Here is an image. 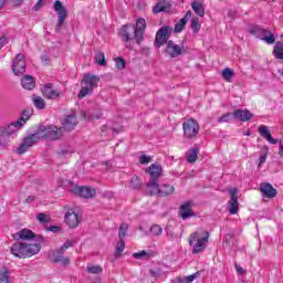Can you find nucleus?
<instances>
[{
  "instance_id": "56",
  "label": "nucleus",
  "mask_w": 283,
  "mask_h": 283,
  "mask_svg": "<svg viewBox=\"0 0 283 283\" xmlns=\"http://www.w3.org/2000/svg\"><path fill=\"white\" fill-rule=\"evenodd\" d=\"M266 163V155L260 156V164L259 165H264Z\"/></svg>"
},
{
  "instance_id": "57",
  "label": "nucleus",
  "mask_w": 283,
  "mask_h": 283,
  "mask_svg": "<svg viewBox=\"0 0 283 283\" xmlns=\"http://www.w3.org/2000/svg\"><path fill=\"white\" fill-rule=\"evenodd\" d=\"M64 258L65 256H63V255L56 256L55 259H53V262H55V263L63 262Z\"/></svg>"
},
{
  "instance_id": "23",
  "label": "nucleus",
  "mask_w": 283,
  "mask_h": 283,
  "mask_svg": "<svg viewBox=\"0 0 283 283\" xmlns=\"http://www.w3.org/2000/svg\"><path fill=\"white\" fill-rule=\"evenodd\" d=\"M258 132L262 138L268 140V143H270L271 145H277V139L273 138V135H271V130H269V126L260 125Z\"/></svg>"
},
{
  "instance_id": "7",
  "label": "nucleus",
  "mask_w": 283,
  "mask_h": 283,
  "mask_svg": "<svg viewBox=\"0 0 283 283\" xmlns=\"http://www.w3.org/2000/svg\"><path fill=\"white\" fill-rule=\"evenodd\" d=\"M250 34L253 36H256V39H260L261 41H264L268 43V45H273L275 43V35L271 33V31L266 29H262L260 25H253L249 29Z\"/></svg>"
},
{
  "instance_id": "20",
  "label": "nucleus",
  "mask_w": 283,
  "mask_h": 283,
  "mask_svg": "<svg viewBox=\"0 0 283 283\" xmlns=\"http://www.w3.org/2000/svg\"><path fill=\"white\" fill-rule=\"evenodd\" d=\"M64 221L70 229H76V227L81 224V217H78V213L74 212V210H69L64 217Z\"/></svg>"
},
{
  "instance_id": "24",
  "label": "nucleus",
  "mask_w": 283,
  "mask_h": 283,
  "mask_svg": "<svg viewBox=\"0 0 283 283\" xmlns=\"http://www.w3.org/2000/svg\"><path fill=\"white\" fill-rule=\"evenodd\" d=\"M232 116H234L237 120H241V123H247L253 118V114L249 109H235Z\"/></svg>"
},
{
  "instance_id": "46",
  "label": "nucleus",
  "mask_w": 283,
  "mask_h": 283,
  "mask_svg": "<svg viewBox=\"0 0 283 283\" xmlns=\"http://www.w3.org/2000/svg\"><path fill=\"white\" fill-rule=\"evenodd\" d=\"M1 283H10V271L6 268L2 269Z\"/></svg>"
},
{
  "instance_id": "18",
  "label": "nucleus",
  "mask_w": 283,
  "mask_h": 283,
  "mask_svg": "<svg viewBox=\"0 0 283 283\" xmlns=\"http://www.w3.org/2000/svg\"><path fill=\"white\" fill-rule=\"evenodd\" d=\"M145 30H147V21L140 18L136 21L135 31L137 33V45H140L145 41Z\"/></svg>"
},
{
  "instance_id": "62",
  "label": "nucleus",
  "mask_w": 283,
  "mask_h": 283,
  "mask_svg": "<svg viewBox=\"0 0 283 283\" xmlns=\"http://www.w3.org/2000/svg\"><path fill=\"white\" fill-rule=\"evenodd\" d=\"M27 201H28V202L34 201V197H28V198H27Z\"/></svg>"
},
{
  "instance_id": "48",
  "label": "nucleus",
  "mask_w": 283,
  "mask_h": 283,
  "mask_svg": "<svg viewBox=\"0 0 283 283\" xmlns=\"http://www.w3.org/2000/svg\"><path fill=\"white\" fill-rule=\"evenodd\" d=\"M150 233L153 235H163V227L158 226V224H154L150 228Z\"/></svg>"
},
{
  "instance_id": "42",
  "label": "nucleus",
  "mask_w": 283,
  "mask_h": 283,
  "mask_svg": "<svg viewBox=\"0 0 283 283\" xmlns=\"http://www.w3.org/2000/svg\"><path fill=\"white\" fill-rule=\"evenodd\" d=\"M127 65V61L123 57H115V67L117 70H125V66Z\"/></svg>"
},
{
  "instance_id": "16",
  "label": "nucleus",
  "mask_w": 283,
  "mask_h": 283,
  "mask_svg": "<svg viewBox=\"0 0 283 283\" xmlns=\"http://www.w3.org/2000/svg\"><path fill=\"white\" fill-rule=\"evenodd\" d=\"M62 94L63 93L54 88V85L51 83H48L42 87V96L49 101H55V98H59V96H62Z\"/></svg>"
},
{
  "instance_id": "40",
  "label": "nucleus",
  "mask_w": 283,
  "mask_h": 283,
  "mask_svg": "<svg viewBox=\"0 0 283 283\" xmlns=\"http://www.w3.org/2000/svg\"><path fill=\"white\" fill-rule=\"evenodd\" d=\"M127 229H129V226H127V223H122L119 226V232H118L119 240H125V235H127Z\"/></svg>"
},
{
  "instance_id": "50",
  "label": "nucleus",
  "mask_w": 283,
  "mask_h": 283,
  "mask_svg": "<svg viewBox=\"0 0 283 283\" xmlns=\"http://www.w3.org/2000/svg\"><path fill=\"white\" fill-rule=\"evenodd\" d=\"M140 165H149L151 163V157H148L147 155H142L139 157Z\"/></svg>"
},
{
  "instance_id": "30",
  "label": "nucleus",
  "mask_w": 283,
  "mask_h": 283,
  "mask_svg": "<svg viewBox=\"0 0 283 283\" xmlns=\"http://www.w3.org/2000/svg\"><path fill=\"white\" fill-rule=\"evenodd\" d=\"M191 8L198 17H205V4L202 2L193 1Z\"/></svg>"
},
{
  "instance_id": "31",
  "label": "nucleus",
  "mask_w": 283,
  "mask_h": 283,
  "mask_svg": "<svg viewBox=\"0 0 283 283\" xmlns=\"http://www.w3.org/2000/svg\"><path fill=\"white\" fill-rule=\"evenodd\" d=\"M154 255V252L153 251H145V250H142L139 252H135L133 254V258H135L136 260H149V258H153Z\"/></svg>"
},
{
  "instance_id": "39",
  "label": "nucleus",
  "mask_w": 283,
  "mask_h": 283,
  "mask_svg": "<svg viewBox=\"0 0 283 283\" xmlns=\"http://www.w3.org/2000/svg\"><path fill=\"white\" fill-rule=\"evenodd\" d=\"M190 25H191V30H192L195 33L200 32V19H198V18H192L191 21H190Z\"/></svg>"
},
{
  "instance_id": "14",
  "label": "nucleus",
  "mask_w": 283,
  "mask_h": 283,
  "mask_svg": "<svg viewBox=\"0 0 283 283\" xmlns=\"http://www.w3.org/2000/svg\"><path fill=\"white\" fill-rule=\"evenodd\" d=\"M230 200L228 201V211L230 216H235L240 209V202H238V188L229 190Z\"/></svg>"
},
{
  "instance_id": "25",
  "label": "nucleus",
  "mask_w": 283,
  "mask_h": 283,
  "mask_svg": "<svg viewBox=\"0 0 283 283\" xmlns=\"http://www.w3.org/2000/svg\"><path fill=\"white\" fill-rule=\"evenodd\" d=\"M21 127L22 126L17 125V122H13L2 128V136H12V134H17Z\"/></svg>"
},
{
  "instance_id": "53",
  "label": "nucleus",
  "mask_w": 283,
  "mask_h": 283,
  "mask_svg": "<svg viewBox=\"0 0 283 283\" xmlns=\"http://www.w3.org/2000/svg\"><path fill=\"white\" fill-rule=\"evenodd\" d=\"M10 42V39L6 35L1 36V45H8V43Z\"/></svg>"
},
{
  "instance_id": "44",
  "label": "nucleus",
  "mask_w": 283,
  "mask_h": 283,
  "mask_svg": "<svg viewBox=\"0 0 283 283\" xmlns=\"http://www.w3.org/2000/svg\"><path fill=\"white\" fill-rule=\"evenodd\" d=\"M74 244H76V240L74 239H70L66 242L63 243V245L61 247L60 251H67V249H72V247H74Z\"/></svg>"
},
{
  "instance_id": "33",
  "label": "nucleus",
  "mask_w": 283,
  "mask_h": 283,
  "mask_svg": "<svg viewBox=\"0 0 283 283\" xmlns=\"http://www.w3.org/2000/svg\"><path fill=\"white\" fill-rule=\"evenodd\" d=\"M123 251H125V240L119 239L115 248V258H120V255H123Z\"/></svg>"
},
{
  "instance_id": "52",
  "label": "nucleus",
  "mask_w": 283,
  "mask_h": 283,
  "mask_svg": "<svg viewBox=\"0 0 283 283\" xmlns=\"http://www.w3.org/2000/svg\"><path fill=\"white\" fill-rule=\"evenodd\" d=\"M11 2V6H13V8H19V6H22L23 0H9Z\"/></svg>"
},
{
  "instance_id": "26",
  "label": "nucleus",
  "mask_w": 283,
  "mask_h": 283,
  "mask_svg": "<svg viewBox=\"0 0 283 283\" xmlns=\"http://www.w3.org/2000/svg\"><path fill=\"white\" fill-rule=\"evenodd\" d=\"M21 85L23 90H34L36 83L34 82V77H32V75H24L21 80Z\"/></svg>"
},
{
  "instance_id": "3",
  "label": "nucleus",
  "mask_w": 283,
  "mask_h": 283,
  "mask_svg": "<svg viewBox=\"0 0 283 283\" xmlns=\"http://www.w3.org/2000/svg\"><path fill=\"white\" fill-rule=\"evenodd\" d=\"M99 81V76L85 74L82 78V84H84V86L78 92L77 98H85V96H90V94H93L94 87H98Z\"/></svg>"
},
{
  "instance_id": "36",
  "label": "nucleus",
  "mask_w": 283,
  "mask_h": 283,
  "mask_svg": "<svg viewBox=\"0 0 283 283\" xmlns=\"http://www.w3.org/2000/svg\"><path fill=\"white\" fill-rule=\"evenodd\" d=\"M95 63H97V65H102V66L107 65V60L105 59L104 52L99 51L97 54H95Z\"/></svg>"
},
{
  "instance_id": "38",
  "label": "nucleus",
  "mask_w": 283,
  "mask_h": 283,
  "mask_svg": "<svg viewBox=\"0 0 283 283\" xmlns=\"http://www.w3.org/2000/svg\"><path fill=\"white\" fill-rule=\"evenodd\" d=\"M222 78H224V81H227V83H231V80L233 78V70L226 67L222 71Z\"/></svg>"
},
{
  "instance_id": "28",
  "label": "nucleus",
  "mask_w": 283,
  "mask_h": 283,
  "mask_svg": "<svg viewBox=\"0 0 283 283\" xmlns=\"http://www.w3.org/2000/svg\"><path fill=\"white\" fill-rule=\"evenodd\" d=\"M15 235L19 238V240H32V238H36L34 232L28 229L20 230Z\"/></svg>"
},
{
  "instance_id": "34",
  "label": "nucleus",
  "mask_w": 283,
  "mask_h": 283,
  "mask_svg": "<svg viewBox=\"0 0 283 283\" xmlns=\"http://www.w3.org/2000/svg\"><path fill=\"white\" fill-rule=\"evenodd\" d=\"M33 105L38 109H45V99H43V97H41V96L34 95L33 96Z\"/></svg>"
},
{
  "instance_id": "5",
  "label": "nucleus",
  "mask_w": 283,
  "mask_h": 283,
  "mask_svg": "<svg viewBox=\"0 0 283 283\" xmlns=\"http://www.w3.org/2000/svg\"><path fill=\"white\" fill-rule=\"evenodd\" d=\"M147 189L150 196H159V198H167V196H172L176 191V188L172 185L164 184L158 186V182L147 185Z\"/></svg>"
},
{
  "instance_id": "61",
  "label": "nucleus",
  "mask_w": 283,
  "mask_h": 283,
  "mask_svg": "<svg viewBox=\"0 0 283 283\" xmlns=\"http://www.w3.org/2000/svg\"><path fill=\"white\" fill-rule=\"evenodd\" d=\"M279 154H280V156H283V145L280 146Z\"/></svg>"
},
{
  "instance_id": "37",
  "label": "nucleus",
  "mask_w": 283,
  "mask_h": 283,
  "mask_svg": "<svg viewBox=\"0 0 283 283\" xmlns=\"http://www.w3.org/2000/svg\"><path fill=\"white\" fill-rule=\"evenodd\" d=\"M187 25V18H181L176 24H175V32L180 33L182 30H185V27Z\"/></svg>"
},
{
  "instance_id": "8",
  "label": "nucleus",
  "mask_w": 283,
  "mask_h": 283,
  "mask_svg": "<svg viewBox=\"0 0 283 283\" xmlns=\"http://www.w3.org/2000/svg\"><path fill=\"white\" fill-rule=\"evenodd\" d=\"M38 132L40 138H48L49 140H59L63 136V128L56 126H41Z\"/></svg>"
},
{
  "instance_id": "29",
  "label": "nucleus",
  "mask_w": 283,
  "mask_h": 283,
  "mask_svg": "<svg viewBox=\"0 0 283 283\" xmlns=\"http://www.w3.org/2000/svg\"><path fill=\"white\" fill-rule=\"evenodd\" d=\"M198 156H200V148L192 147L188 150V163L192 164L198 160Z\"/></svg>"
},
{
  "instance_id": "6",
  "label": "nucleus",
  "mask_w": 283,
  "mask_h": 283,
  "mask_svg": "<svg viewBox=\"0 0 283 283\" xmlns=\"http://www.w3.org/2000/svg\"><path fill=\"white\" fill-rule=\"evenodd\" d=\"M122 40L125 45V48H128L132 50V41H135V43H138V33L136 32V29L132 24H125L122 27Z\"/></svg>"
},
{
  "instance_id": "17",
  "label": "nucleus",
  "mask_w": 283,
  "mask_h": 283,
  "mask_svg": "<svg viewBox=\"0 0 283 283\" xmlns=\"http://www.w3.org/2000/svg\"><path fill=\"white\" fill-rule=\"evenodd\" d=\"M193 202L192 201H186L179 207V216L184 220H189V218H193L196 216V212L193 211Z\"/></svg>"
},
{
  "instance_id": "22",
  "label": "nucleus",
  "mask_w": 283,
  "mask_h": 283,
  "mask_svg": "<svg viewBox=\"0 0 283 283\" xmlns=\"http://www.w3.org/2000/svg\"><path fill=\"white\" fill-rule=\"evenodd\" d=\"M74 193H76V196H80V198L90 199L93 196H96V190L94 188H91V187L76 186L74 188Z\"/></svg>"
},
{
  "instance_id": "58",
  "label": "nucleus",
  "mask_w": 283,
  "mask_h": 283,
  "mask_svg": "<svg viewBox=\"0 0 283 283\" xmlns=\"http://www.w3.org/2000/svg\"><path fill=\"white\" fill-rule=\"evenodd\" d=\"M237 272H239L241 275L244 273V269L238 264H235Z\"/></svg>"
},
{
  "instance_id": "4",
  "label": "nucleus",
  "mask_w": 283,
  "mask_h": 283,
  "mask_svg": "<svg viewBox=\"0 0 283 283\" xmlns=\"http://www.w3.org/2000/svg\"><path fill=\"white\" fill-rule=\"evenodd\" d=\"M182 129L184 138H186V140H196L200 134V125L198 124V120L193 118L186 119L182 123Z\"/></svg>"
},
{
  "instance_id": "55",
  "label": "nucleus",
  "mask_w": 283,
  "mask_h": 283,
  "mask_svg": "<svg viewBox=\"0 0 283 283\" xmlns=\"http://www.w3.org/2000/svg\"><path fill=\"white\" fill-rule=\"evenodd\" d=\"M61 263H63L64 266H67V264H70V258L64 256V258L62 259V262H61Z\"/></svg>"
},
{
  "instance_id": "11",
  "label": "nucleus",
  "mask_w": 283,
  "mask_h": 283,
  "mask_svg": "<svg viewBox=\"0 0 283 283\" xmlns=\"http://www.w3.org/2000/svg\"><path fill=\"white\" fill-rule=\"evenodd\" d=\"M171 32H174V28L171 27H161L155 36L154 45L155 48H163V45L169 41V36H171Z\"/></svg>"
},
{
  "instance_id": "47",
  "label": "nucleus",
  "mask_w": 283,
  "mask_h": 283,
  "mask_svg": "<svg viewBox=\"0 0 283 283\" xmlns=\"http://www.w3.org/2000/svg\"><path fill=\"white\" fill-rule=\"evenodd\" d=\"M36 220H39V222H41L42 224H48V222H50V217H48V214L40 212L36 216Z\"/></svg>"
},
{
  "instance_id": "43",
  "label": "nucleus",
  "mask_w": 283,
  "mask_h": 283,
  "mask_svg": "<svg viewBox=\"0 0 283 283\" xmlns=\"http://www.w3.org/2000/svg\"><path fill=\"white\" fill-rule=\"evenodd\" d=\"M198 275H200V272H196V273H193L191 275H188V276H185L182 279H179L178 282H180V283H191V282H193V280L196 277H198Z\"/></svg>"
},
{
  "instance_id": "13",
  "label": "nucleus",
  "mask_w": 283,
  "mask_h": 283,
  "mask_svg": "<svg viewBox=\"0 0 283 283\" xmlns=\"http://www.w3.org/2000/svg\"><path fill=\"white\" fill-rule=\"evenodd\" d=\"M165 52L170 59H178L181 54H185V46L176 44V42L169 40L166 42Z\"/></svg>"
},
{
  "instance_id": "41",
  "label": "nucleus",
  "mask_w": 283,
  "mask_h": 283,
  "mask_svg": "<svg viewBox=\"0 0 283 283\" xmlns=\"http://www.w3.org/2000/svg\"><path fill=\"white\" fill-rule=\"evenodd\" d=\"M87 271L93 275H98L103 273V268L101 265H88Z\"/></svg>"
},
{
  "instance_id": "2",
  "label": "nucleus",
  "mask_w": 283,
  "mask_h": 283,
  "mask_svg": "<svg viewBox=\"0 0 283 283\" xmlns=\"http://www.w3.org/2000/svg\"><path fill=\"white\" fill-rule=\"evenodd\" d=\"M209 231L206 230H197L192 232L188 238V243L192 248V253L198 255L201 251L207 249V244L209 243Z\"/></svg>"
},
{
  "instance_id": "35",
  "label": "nucleus",
  "mask_w": 283,
  "mask_h": 283,
  "mask_svg": "<svg viewBox=\"0 0 283 283\" xmlns=\"http://www.w3.org/2000/svg\"><path fill=\"white\" fill-rule=\"evenodd\" d=\"M30 112L29 111H23L22 112V117H20L17 122L15 125L22 126L25 125V123H28V120H30Z\"/></svg>"
},
{
  "instance_id": "60",
  "label": "nucleus",
  "mask_w": 283,
  "mask_h": 283,
  "mask_svg": "<svg viewBox=\"0 0 283 283\" xmlns=\"http://www.w3.org/2000/svg\"><path fill=\"white\" fill-rule=\"evenodd\" d=\"M49 231H52L53 233H56V231H59V227L53 226V227L49 228Z\"/></svg>"
},
{
  "instance_id": "27",
  "label": "nucleus",
  "mask_w": 283,
  "mask_h": 283,
  "mask_svg": "<svg viewBox=\"0 0 283 283\" xmlns=\"http://www.w3.org/2000/svg\"><path fill=\"white\" fill-rule=\"evenodd\" d=\"M167 10H169V4L167 3V0L157 2L153 8L154 14H159V12H167Z\"/></svg>"
},
{
  "instance_id": "12",
  "label": "nucleus",
  "mask_w": 283,
  "mask_h": 283,
  "mask_svg": "<svg viewBox=\"0 0 283 283\" xmlns=\"http://www.w3.org/2000/svg\"><path fill=\"white\" fill-rule=\"evenodd\" d=\"M25 55H23V53H19L13 59L12 72L15 76H23V74H25Z\"/></svg>"
},
{
  "instance_id": "45",
  "label": "nucleus",
  "mask_w": 283,
  "mask_h": 283,
  "mask_svg": "<svg viewBox=\"0 0 283 283\" xmlns=\"http://www.w3.org/2000/svg\"><path fill=\"white\" fill-rule=\"evenodd\" d=\"M230 120H233V114L231 113H226L218 118V123H230Z\"/></svg>"
},
{
  "instance_id": "63",
  "label": "nucleus",
  "mask_w": 283,
  "mask_h": 283,
  "mask_svg": "<svg viewBox=\"0 0 283 283\" xmlns=\"http://www.w3.org/2000/svg\"><path fill=\"white\" fill-rule=\"evenodd\" d=\"M281 36H283V34Z\"/></svg>"
},
{
  "instance_id": "15",
  "label": "nucleus",
  "mask_w": 283,
  "mask_h": 283,
  "mask_svg": "<svg viewBox=\"0 0 283 283\" xmlns=\"http://www.w3.org/2000/svg\"><path fill=\"white\" fill-rule=\"evenodd\" d=\"M146 171L150 176L147 185H156L158 184V178L163 176V166L159 164H151Z\"/></svg>"
},
{
  "instance_id": "54",
  "label": "nucleus",
  "mask_w": 283,
  "mask_h": 283,
  "mask_svg": "<svg viewBox=\"0 0 283 283\" xmlns=\"http://www.w3.org/2000/svg\"><path fill=\"white\" fill-rule=\"evenodd\" d=\"M149 273H150V275H151L153 277H159V275H160V271H159V270H158V271L150 270Z\"/></svg>"
},
{
  "instance_id": "10",
  "label": "nucleus",
  "mask_w": 283,
  "mask_h": 283,
  "mask_svg": "<svg viewBox=\"0 0 283 283\" xmlns=\"http://www.w3.org/2000/svg\"><path fill=\"white\" fill-rule=\"evenodd\" d=\"M53 9L57 14V22H56V29L55 32H59L62 30L63 24L67 20V9H65V6H63V2L61 0H55L53 3Z\"/></svg>"
},
{
  "instance_id": "32",
  "label": "nucleus",
  "mask_w": 283,
  "mask_h": 283,
  "mask_svg": "<svg viewBox=\"0 0 283 283\" xmlns=\"http://www.w3.org/2000/svg\"><path fill=\"white\" fill-rule=\"evenodd\" d=\"M273 52H274L275 59L283 61V43L282 42H276Z\"/></svg>"
},
{
  "instance_id": "59",
  "label": "nucleus",
  "mask_w": 283,
  "mask_h": 283,
  "mask_svg": "<svg viewBox=\"0 0 283 283\" xmlns=\"http://www.w3.org/2000/svg\"><path fill=\"white\" fill-rule=\"evenodd\" d=\"M184 19H186V23H187V21H189V19H191V11H187V13L184 17Z\"/></svg>"
},
{
  "instance_id": "9",
  "label": "nucleus",
  "mask_w": 283,
  "mask_h": 283,
  "mask_svg": "<svg viewBox=\"0 0 283 283\" xmlns=\"http://www.w3.org/2000/svg\"><path fill=\"white\" fill-rule=\"evenodd\" d=\"M39 140H41V135L39 133V129H36L35 133L23 138L22 143L17 149V154H19L20 156L25 154V151H28L30 147H33V145H36Z\"/></svg>"
},
{
  "instance_id": "1",
  "label": "nucleus",
  "mask_w": 283,
  "mask_h": 283,
  "mask_svg": "<svg viewBox=\"0 0 283 283\" xmlns=\"http://www.w3.org/2000/svg\"><path fill=\"white\" fill-rule=\"evenodd\" d=\"M36 242L38 243L17 242L11 247V254L20 260L32 258V255H36V253L41 251V244L45 242V239L43 237H39Z\"/></svg>"
},
{
  "instance_id": "21",
  "label": "nucleus",
  "mask_w": 283,
  "mask_h": 283,
  "mask_svg": "<svg viewBox=\"0 0 283 283\" xmlns=\"http://www.w3.org/2000/svg\"><path fill=\"white\" fill-rule=\"evenodd\" d=\"M260 191L263 196V198H270L273 199L275 196H277V189L273 187V185L269 182H262L260 185Z\"/></svg>"
},
{
  "instance_id": "19",
  "label": "nucleus",
  "mask_w": 283,
  "mask_h": 283,
  "mask_svg": "<svg viewBox=\"0 0 283 283\" xmlns=\"http://www.w3.org/2000/svg\"><path fill=\"white\" fill-rule=\"evenodd\" d=\"M78 125V119L76 118V113H72L62 119V129L65 132H72Z\"/></svg>"
},
{
  "instance_id": "49",
  "label": "nucleus",
  "mask_w": 283,
  "mask_h": 283,
  "mask_svg": "<svg viewBox=\"0 0 283 283\" xmlns=\"http://www.w3.org/2000/svg\"><path fill=\"white\" fill-rule=\"evenodd\" d=\"M140 186H142V184H140V178H138V177H133V178H132V181H130V187H132L133 189H140Z\"/></svg>"
},
{
  "instance_id": "51",
  "label": "nucleus",
  "mask_w": 283,
  "mask_h": 283,
  "mask_svg": "<svg viewBox=\"0 0 283 283\" xmlns=\"http://www.w3.org/2000/svg\"><path fill=\"white\" fill-rule=\"evenodd\" d=\"M43 1L44 0H38V2L35 3V6L33 7L35 12H39L41 10V8H43Z\"/></svg>"
}]
</instances>
